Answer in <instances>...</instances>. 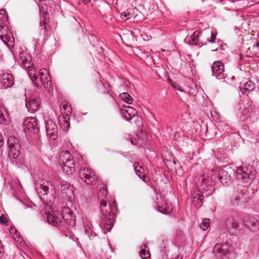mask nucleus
I'll list each match as a JSON object with an SVG mask.
<instances>
[{
  "mask_svg": "<svg viewBox=\"0 0 259 259\" xmlns=\"http://www.w3.org/2000/svg\"><path fill=\"white\" fill-rule=\"evenodd\" d=\"M46 214L48 222L60 231H66L69 227H73L75 225V215L68 206L62 207L61 211L55 210Z\"/></svg>",
  "mask_w": 259,
  "mask_h": 259,
  "instance_id": "obj_1",
  "label": "nucleus"
},
{
  "mask_svg": "<svg viewBox=\"0 0 259 259\" xmlns=\"http://www.w3.org/2000/svg\"><path fill=\"white\" fill-rule=\"evenodd\" d=\"M36 190L41 199H44L50 205L56 199V190L52 183L47 180H40L35 183Z\"/></svg>",
  "mask_w": 259,
  "mask_h": 259,
  "instance_id": "obj_2",
  "label": "nucleus"
},
{
  "mask_svg": "<svg viewBox=\"0 0 259 259\" xmlns=\"http://www.w3.org/2000/svg\"><path fill=\"white\" fill-rule=\"evenodd\" d=\"M35 73V71L33 73L32 70L28 72V75L33 85L36 88H39L41 86L40 84H42L44 88L48 92H50L53 89V86L48 70L45 68L40 69L38 72L39 77Z\"/></svg>",
  "mask_w": 259,
  "mask_h": 259,
  "instance_id": "obj_3",
  "label": "nucleus"
},
{
  "mask_svg": "<svg viewBox=\"0 0 259 259\" xmlns=\"http://www.w3.org/2000/svg\"><path fill=\"white\" fill-rule=\"evenodd\" d=\"M101 210L103 214L106 218L103 222L104 228L102 225H99L104 234L109 232L113 225V207L110 204H107V201L105 199H102L100 202Z\"/></svg>",
  "mask_w": 259,
  "mask_h": 259,
  "instance_id": "obj_4",
  "label": "nucleus"
},
{
  "mask_svg": "<svg viewBox=\"0 0 259 259\" xmlns=\"http://www.w3.org/2000/svg\"><path fill=\"white\" fill-rule=\"evenodd\" d=\"M256 170L251 165L239 166L236 170V178L243 183H250L255 178Z\"/></svg>",
  "mask_w": 259,
  "mask_h": 259,
  "instance_id": "obj_5",
  "label": "nucleus"
},
{
  "mask_svg": "<svg viewBox=\"0 0 259 259\" xmlns=\"http://www.w3.org/2000/svg\"><path fill=\"white\" fill-rule=\"evenodd\" d=\"M199 32L195 31L190 35H187L184 39V42L191 45H198L200 47L206 45L207 41L210 43H213L217 37V33L215 31H211L210 37L207 38V41L203 42L200 41L199 38Z\"/></svg>",
  "mask_w": 259,
  "mask_h": 259,
  "instance_id": "obj_6",
  "label": "nucleus"
},
{
  "mask_svg": "<svg viewBox=\"0 0 259 259\" xmlns=\"http://www.w3.org/2000/svg\"><path fill=\"white\" fill-rule=\"evenodd\" d=\"M78 174L82 181L88 185H95L100 183L95 173L90 168H81L79 170Z\"/></svg>",
  "mask_w": 259,
  "mask_h": 259,
  "instance_id": "obj_7",
  "label": "nucleus"
},
{
  "mask_svg": "<svg viewBox=\"0 0 259 259\" xmlns=\"http://www.w3.org/2000/svg\"><path fill=\"white\" fill-rule=\"evenodd\" d=\"M154 206L156 210L164 214H169L172 211L171 205L167 203L164 197L159 194L156 195Z\"/></svg>",
  "mask_w": 259,
  "mask_h": 259,
  "instance_id": "obj_8",
  "label": "nucleus"
},
{
  "mask_svg": "<svg viewBox=\"0 0 259 259\" xmlns=\"http://www.w3.org/2000/svg\"><path fill=\"white\" fill-rule=\"evenodd\" d=\"M8 143L9 147L8 157L10 159H16L20 154V144L17 139L12 137L8 139Z\"/></svg>",
  "mask_w": 259,
  "mask_h": 259,
  "instance_id": "obj_9",
  "label": "nucleus"
},
{
  "mask_svg": "<svg viewBox=\"0 0 259 259\" xmlns=\"http://www.w3.org/2000/svg\"><path fill=\"white\" fill-rule=\"evenodd\" d=\"M45 128L49 140H56L58 138V128L56 123L51 119L45 120Z\"/></svg>",
  "mask_w": 259,
  "mask_h": 259,
  "instance_id": "obj_10",
  "label": "nucleus"
},
{
  "mask_svg": "<svg viewBox=\"0 0 259 259\" xmlns=\"http://www.w3.org/2000/svg\"><path fill=\"white\" fill-rule=\"evenodd\" d=\"M58 182L61 183L60 190L64 196L67 198L68 202H73L74 198L73 190L74 188L73 186L64 181H61L59 179L58 180Z\"/></svg>",
  "mask_w": 259,
  "mask_h": 259,
  "instance_id": "obj_11",
  "label": "nucleus"
},
{
  "mask_svg": "<svg viewBox=\"0 0 259 259\" xmlns=\"http://www.w3.org/2000/svg\"><path fill=\"white\" fill-rule=\"evenodd\" d=\"M212 75L218 79L227 78L226 74L224 73V66L223 63L220 61H214L211 65Z\"/></svg>",
  "mask_w": 259,
  "mask_h": 259,
  "instance_id": "obj_12",
  "label": "nucleus"
},
{
  "mask_svg": "<svg viewBox=\"0 0 259 259\" xmlns=\"http://www.w3.org/2000/svg\"><path fill=\"white\" fill-rule=\"evenodd\" d=\"M0 38L7 46H9V43L14 41V37L9 31L8 26L3 23L0 22Z\"/></svg>",
  "mask_w": 259,
  "mask_h": 259,
  "instance_id": "obj_13",
  "label": "nucleus"
},
{
  "mask_svg": "<svg viewBox=\"0 0 259 259\" xmlns=\"http://www.w3.org/2000/svg\"><path fill=\"white\" fill-rule=\"evenodd\" d=\"M230 246L228 243H217L213 247V253L218 256L222 259L224 256H227L230 251Z\"/></svg>",
  "mask_w": 259,
  "mask_h": 259,
  "instance_id": "obj_14",
  "label": "nucleus"
},
{
  "mask_svg": "<svg viewBox=\"0 0 259 259\" xmlns=\"http://www.w3.org/2000/svg\"><path fill=\"white\" fill-rule=\"evenodd\" d=\"M199 180L201 181L200 184H198L200 190L202 191V193L210 191L208 195L212 194L211 191V182L210 181L208 177L204 174L200 177Z\"/></svg>",
  "mask_w": 259,
  "mask_h": 259,
  "instance_id": "obj_15",
  "label": "nucleus"
},
{
  "mask_svg": "<svg viewBox=\"0 0 259 259\" xmlns=\"http://www.w3.org/2000/svg\"><path fill=\"white\" fill-rule=\"evenodd\" d=\"M19 61L24 68L28 70V72L32 71L31 58L26 52L21 51L19 54Z\"/></svg>",
  "mask_w": 259,
  "mask_h": 259,
  "instance_id": "obj_16",
  "label": "nucleus"
},
{
  "mask_svg": "<svg viewBox=\"0 0 259 259\" xmlns=\"http://www.w3.org/2000/svg\"><path fill=\"white\" fill-rule=\"evenodd\" d=\"M14 84V78L9 73H4L0 76V88L7 89L11 87Z\"/></svg>",
  "mask_w": 259,
  "mask_h": 259,
  "instance_id": "obj_17",
  "label": "nucleus"
},
{
  "mask_svg": "<svg viewBox=\"0 0 259 259\" xmlns=\"http://www.w3.org/2000/svg\"><path fill=\"white\" fill-rule=\"evenodd\" d=\"M23 126L30 132L36 133L38 131L37 122L35 117H29L26 118L23 122Z\"/></svg>",
  "mask_w": 259,
  "mask_h": 259,
  "instance_id": "obj_18",
  "label": "nucleus"
},
{
  "mask_svg": "<svg viewBox=\"0 0 259 259\" xmlns=\"http://www.w3.org/2000/svg\"><path fill=\"white\" fill-rule=\"evenodd\" d=\"M82 221L85 234L90 238L95 237L96 234L93 230L92 224L90 220L87 218H83Z\"/></svg>",
  "mask_w": 259,
  "mask_h": 259,
  "instance_id": "obj_19",
  "label": "nucleus"
},
{
  "mask_svg": "<svg viewBox=\"0 0 259 259\" xmlns=\"http://www.w3.org/2000/svg\"><path fill=\"white\" fill-rule=\"evenodd\" d=\"M121 114L123 117L129 121L137 115V112L132 107L123 106L121 109Z\"/></svg>",
  "mask_w": 259,
  "mask_h": 259,
  "instance_id": "obj_20",
  "label": "nucleus"
},
{
  "mask_svg": "<svg viewBox=\"0 0 259 259\" xmlns=\"http://www.w3.org/2000/svg\"><path fill=\"white\" fill-rule=\"evenodd\" d=\"M39 105L38 100L36 99H31L29 101H26L25 103V106L28 109V111L31 113H34L38 109Z\"/></svg>",
  "mask_w": 259,
  "mask_h": 259,
  "instance_id": "obj_21",
  "label": "nucleus"
},
{
  "mask_svg": "<svg viewBox=\"0 0 259 259\" xmlns=\"http://www.w3.org/2000/svg\"><path fill=\"white\" fill-rule=\"evenodd\" d=\"M250 109L248 105H245L243 102H240L236 107V110L238 116H241L247 115Z\"/></svg>",
  "mask_w": 259,
  "mask_h": 259,
  "instance_id": "obj_22",
  "label": "nucleus"
},
{
  "mask_svg": "<svg viewBox=\"0 0 259 259\" xmlns=\"http://www.w3.org/2000/svg\"><path fill=\"white\" fill-rule=\"evenodd\" d=\"M70 118L68 115L60 116L59 117V122L60 126L64 131H68L70 127Z\"/></svg>",
  "mask_w": 259,
  "mask_h": 259,
  "instance_id": "obj_23",
  "label": "nucleus"
},
{
  "mask_svg": "<svg viewBox=\"0 0 259 259\" xmlns=\"http://www.w3.org/2000/svg\"><path fill=\"white\" fill-rule=\"evenodd\" d=\"M243 194L241 191H235L231 197V203L235 206L239 204L240 202L243 201Z\"/></svg>",
  "mask_w": 259,
  "mask_h": 259,
  "instance_id": "obj_24",
  "label": "nucleus"
},
{
  "mask_svg": "<svg viewBox=\"0 0 259 259\" xmlns=\"http://www.w3.org/2000/svg\"><path fill=\"white\" fill-rule=\"evenodd\" d=\"M239 88L243 93H246L247 91H253L255 88V83L250 80L243 83L240 84Z\"/></svg>",
  "mask_w": 259,
  "mask_h": 259,
  "instance_id": "obj_25",
  "label": "nucleus"
},
{
  "mask_svg": "<svg viewBox=\"0 0 259 259\" xmlns=\"http://www.w3.org/2000/svg\"><path fill=\"white\" fill-rule=\"evenodd\" d=\"M224 175L227 176V172L222 169H219L214 172L211 179H213L214 181L218 180L220 181L221 184L225 185L227 182L225 181L226 179L223 178Z\"/></svg>",
  "mask_w": 259,
  "mask_h": 259,
  "instance_id": "obj_26",
  "label": "nucleus"
},
{
  "mask_svg": "<svg viewBox=\"0 0 259 259\" xmlns=\"http://www.w3.org/2000/svg\"><path fill=\"white\" fill-rule=\"evenodd\" d=\"M59 160L61 164L68 163L69 161H74L71 153L67 151H63L60 153Z\"/></svg>",
  "mask_w": 259,
  "mask_h": 259,
  "instance_id": "obj_27",
  "label": "nucleus"
},
{
  "mask_svg": "<svg viewBox=\"0 0 259 259\" xmlns=\"http://www.w3.org/2000/svg\"><path fill=\"white\" fill-rule=\"evenodd\" d=\"M61 168L64 172L71 174L74 171V161H69L68 163L61 164Z\"/></svg>",
  "mask_w": 259,
  "mask_h": 259,
  "instance_id": "obj_28",
  "label": "nucleus"
},
{
  "mask_svg": "<svg viewBox=\"0 0 259 259\" xmlns=\"http://www.w3.org/2000/svg\"><path fill=\"white\" fill-rule=\"evenodd\" d=\"M10 233L12 235L13 239L20 245L23 242V239L21 236V234L17 230L13 227H11L10 228Z\"/></svg>",
  "mask_w": 259,
  "mask_h": 259,
  "instance_id": "obj_29",
  "label": "nucleus"
},
{
  "mask_svg": "<svg viewBox=\"0 0 259 259\" xmlns=\"http://www.w3.org/2000/svg\"><path fill=\"white\" fill-rule=\"evenodd\" d=\"M134 167L137 175L141 179L144 180L146 178L144 174V168L142 166L139 164L138 163L135 162L134 164Z\"/></svg>",
  "mask_w": 259,
  "mask_h": 259,
  "instance_id": "obj_30",
  "label": "nucleus"
},
{
  "mask_svg": "<svg viewBox=\"0 0 259 259\" xmlns=\"http://www.w3.org/2000/svg\"><path fill=\"white\" fill-rule=\"evenodd\" d=\"M8 116V112L6 109L1 105H0V124H6L7 119L6 117Z\"/></svg>",
  "mask_w": 259,
  "mask_h": 259,
  "instance_id": "obj_31",
  "label": "nucleus"
},
{
  "mask_svg": "<svg viewBox=\"0 0 259 259\" xmlns=\"http://www.w3.org/2000/svg\"><path fill=\"white\" fill-rule=\"evenodd\" d=\"M226 225L228 229L237 230L239 228L238 223L232 218H228L226 222Z\"/></svg>",
  "mask_w": 259,
  "mask_h": 259,
  "instance_id": "obj_32",
  "label": "nucleus"
},
{
  "mask_svg": "<svg viewBox=\"0 0 259 259\" xmlns=\"http://www.w3.org/2000/svg\"><path fill=\"white\" fill-rule=\"evenodd\" d=\"M119 97L124 102L131 104L133 102V99L132 97L127 93H122L119 95Z\"/></svg>",
  "mask_w": 259,
  "mask_h": 259,
  "instance_id": "obj_33",
  "label": "nucleus"
},
{
  "mask_svg": "<svg viewBox=\"0 0 259 259\" xmlns=\"http://www.w3.org/2000/svg\"><path fill=\"white\" fill-rule=\"evenodd\" d=\"M249 222L248 221L246 222L245 223V226L249 229L252 231H255L258 229V224L256 222Z\"/></svg>",
  "mask_w": 259,
  "mask_h": 259,
  "instance_id": "obj_34",
  "label": "nucleus"
},
{
  "mask_svg": "<svg viewBox=\"0 0 259 259\" xmlns=\"http://www.w3.org/2000/svg\"><path fill=\"white\" fill-rule=\"evenodd\" d=\"M144 248H141V250L139 251V254H140V256L143 259H147V258H148L150 256V252L149 251H147L145 249V248H146L147 246L145 245H144Z\"/></svg>",
  "mask_w": 259,
  "mask_h": 259,
  "instance_id": "obj_35",
  "label": "nucleus"
},
{
  "mask_svg": "<svg viewBox=\"0 0 259 259\" xmlns=\"http://www.w3.org/2000/svg\"><path fill=\"white\" fill-rule=\"evenodd\" d=\"M0 22L3 23L8 21V16L7 14V12L4 9L0 10Z\"/></svg>",
  "mask_w": 259,
  "mask_h": 259,
  "instance_id": "obj_36",
  "label": "nucleus"
},
{
  "mask_svg": "<svg viewBox=\"0 0 259 259\" xmlns=\"http://www.w3.org/2000/svg\"><path fill=\"white\" fill-rule=\"evenodd\" d=\"M209 219H205L200 224L199 227L201 229H202L203 231L206 230L209 226Z\"/></svg>",
  "mask_w": 259,
  "mask_h": 259,
  "instance_id": "obj_37",
  "label": "nucleus"
},
{
  "mask_svg": "<svg viewBox=\"0 0 259 259\" xmlns=\"http://www.w3.org/2000/svg\"><path fill=\"white\" fill-rule=\"evenodd\" d=\"M202 196L200 195L199 194H196V196H195L193 198V203L194 205H196L195 202H197L198 203L197 206H199L202 204Z\"/></svg>",
  "mask_w": 259,
  "mask_h": 259,
  "instance_id": "obj_38",
  "label": "nucleus"
},
{
  "mask_svg": "<svg viewBox=\"0 0 259 259\" xmlns=\"http://www.w3.org/2000/svg\"><path fill=\"white\" fill-rule=\"evenodd\" d=\"M121 18L122 19L127 20L131 18V14L126 12H122L121 14Z\"/></svg>",
  "mask_w": 259,
  "mask_h": 259,
  "instance_id": "obj_39",
  "label": "nucleus"
},
{
  "mask_svg": "<svg viewBox=\"0 0 259 259\" xmlns=\"http://www.w3.org/2000/svg\"><path fill=\"white\" fill-rule=\"evenodd\" d=\"M171 85L174 88L177 90L178 91H179L180 92L184 91L182 87L176 82L171 83Z\"/></svg>",
  "mask_w": 259,
  "mask_h": 259,
  "instance_id": "obj_40",
  "label": "nucleus"
},
{
  "mask_svg": "<svg viewBox=\"0 0 259 259\" xmlns=\"http://www.w3.org/2000/svg\"><path fill=\"white\" fill-rule=\"evenodd\" d=\"M219 126L222 128V131H225L228 130V128L227 127V123L224 121H220Z\"/></svg>",
  "mask_w": 259,
  "mask_h": 259,
  "instance_id": "obj_41",
  "label": "nucleus"
},
{
  "mask_svg": "<svg viewBox=\"0 0 259 259\" xmlns=\"http://www.w3.org/2000/svg\"><path fill=\"white\" fill-rule=\"evenodd\" d=\"M70 104H69V103L66 101L63 102L61 104L62 108L65 110H68V108H70Z\"/></svg>",
  "mask_w": 259,
  "mask_h": 259,
  "instance_id": "obj_42",
  "label": "nucleus"
},
{
  "mask_svg": "<svg viewBox=\"0 0 259 259\" xmlns=\"http://www.w3.org/2000/svg\"><path fill=\"white\" fill-rule=\"evenodd\" d=\"M110 257H111V256L109 255L107 253V254H106L105 253H103V254H101L100 255L98 259H109Z\"/></svg>",
  "mask_w": 259,
  "mask_h": 259,
  "instance_id": "obj_43",
  "label": "nucleus"
},
{
  "mask_svg": "<svg viewBox=\"0 0 259 259\" xmlns=\"http://www.w3.org/2000/svg\"><path fill=\"white\" fill-rule=\"evenodd\" d=\"M211 115L213 119H217L218 118L217 112L215 111L211 112Z\"/></svg>",
  "mask_w": 259,
  "mask_h": 259,
  "instance_id": "obj_44",
  "label": "nucleus"
},
{
  "mask_svg": "<svg viewBox=\"0 0 259 259\" xmlns=\"http://www.w3.org/2000/svg\"><path fill=\"white\" fill-rule=\"evenodd\" d=\"M0 222L1 224H5L6 223V221L5 220V217L4 216H1L0 217Z\"/></svg>",
  "mask_w": 259,
  "mask_h": 259,
  "instance_id": "obj_45",
  "label": "nucleus"
},
{
  "mask_svg": "<svg viewBox=\"0 0 259 259\" xmlns=\"http://www.w3.org/2000/svg\"><path fill=\"white\" fill-rule=\"evenodd\" d=\"M82 2L85 4H88L90 2L91 0H82Z\"/></svg>",
  "mask_w": 259,
  "mask_h": 259,
  "instance_id": "obj_46",
  "label": "nucleus"
},
{
  "mask_svg": "<svg viewBox=\"0 0 259 259\" xmlns=\"http://www.w3.org/2000/svg\"><path fill=\"white\" fill-rule=\"evenodd\" d=\"M142 37L143 38L144 40H146V38L148 37L147 35L146 34L142 35Z\"/></svg>",
  "mask_w": 259,
  "mask_h": 259,
  "instance_id": "obj_47",
  "label": "nucleus"
},
{
  "mask_svg": "<svg viewBox=\"0 0 259 259\" xmlns=\"http://www.w3.org/2000/svg\"><path fill=\"white\" fill-rule=\"evenodd\" d=\"M142 37L143 38L144 40H146V38L148 37L147 35L146 34L142 35Z\"/></svg>",
  "mask_w": 259,
  "mask_h": 259,
  "instance_id": "obj_48",
  "label": "nucleus"
},
{
  "mask_svg": "<svg viewBox=\"0 0 259 259\" xmlns=\"http://www.w3.org/2000/svg\"><path fill=\"white\" fill-rule=\"evenodd\" d=\"M131 143H132L133 145H136V144H137V143H135V142L133 141V139H131Z\"/></svg>",
  "mask_w": 259,
  "mask_h": 259,
  "instance_id": "obj_49",
  "label": "nucleus"
},
{
  "mask_svg": "<svg viewBox=\"0 0 259 259\" xmlns=\"http://www.w3.org/2000/svg\"><path fill=\"white\" fill-rule=\"evenodd\" d=\"M255 47L256 48H257L258 49H259V42H257L255 44Z\"/></svg>",
  "mask_w": 259,
  "mask_h": 259,
  "instance_id": "obj_50",
  "label": "nucleus"
},
{
  "mask_svg": "<svg viewBox=\"0 0 259 259\" xmlns=\"http://www.w3.org/2000/svg\"><path fill=\"white\" fill-rule=\"evenodd\" d=\"M33 40H34V44H37V39H33Z\"/></svg>",
  "mask_w": 259,
  "mask_h": 259,
  "instance_id": "obj_51",
  "label": "nucleus"
},
{
  "mask_svg": "<svg viewBox=\"0 0 259 259\" xmlns=\"http://www.w3.org/2000/svg\"><path fill=\"white\" fill-rule=\"evenodd\" d=\"M29 207H31V208H33V207H36V205H35L34 204H33V206H29Z\"/></svg>",
  "mask_w": 259,
  "mask_h": 259,
  "instance_id": "obj_52",
  "label": "nucleus"
},
{
  "mask_svg": "<svg viewBox=\"0 0 259 259\" xmlns=\"http://www.w3.org/2000/svg\"><path fill=\"white\" fill-rule=\"evenodd\" d=\"M103 193H105V194H107V191L105 189H103Z\"/></svg>",
  "mask_w": 259,
  "mask_h": 259,
  "instance_id": "obj_53",
  "label": "nucleus"
},
{
  "mask_svg": "<svg viewBox=\"0 0 259 259\" xmlns=\"http://www.w3.org/2000/svg\"><path fill=\"white\" fill-rule=\"evenodd\" d=\"M253 2H256V3H259V0H252Z\"/></svg>",
  "mask_w": 259,
  "mask_h": 259,
  "instance_id": "obj_54",
  "label": "nucleus"
},
{
  "mask_svg": "<svg viewBox=\"0 0 259 259\" xmlns=\"http://www.w3.org/2000/svg\"><path fill=\"white\" fill-rule=\"evenodd\" d=\"M70 108V109H71V108ZM67 110V112H70V111H69V110H68H68Z\"/></svg>",
  "mask_w": 259,
  "mask_h": 259,
  "instance_id": "obj_55",
  "label": "nucleus"
},
{
  "mask_svg": "<svg viewBox=\"0 0 259 259\" xmlns=\"http://www.w3.org/2000/svg\"><path fill=\"white\" fill-rule=\"evenodd\" d=\"M174 163L175 164H176V162L175 161H174Z\"/></svg>",
  "mask_w": 259,
  "mask_h": 259,
  "instance_id": "obj_56",
  "label": "nucleus"
},
{
  "mask_svg": "<svg viewBox=\"0 0 259 259\" xmlns=\"http://www.w3.org/2000/svg\"><path fill=\"white\" fill-rule=\"evenodd\" d=\"M108 251H109V252L111 251V250L109 248H108Z\"/></svg>",
  "mask_w": 259,
  "mask_h": 259,
  "instance_id": "obj_57",
  "label": "nucleus"
},
{
  "mask_svg": "<svg viewBox=\"0 0 259 259\" xmlns=\"http://www.w3.org/2000/svg\"><path fill=\"white\" fill-rule=\"evenodd\" d=\"M217 50V49H215V50H213L212 51H214L215 50Z\"/></svg>",
  "mask_w": 259,
  "mask_h": 259,
  "instance_id": "obj_58",
  "label": "nucleus"
}]
</instances>
